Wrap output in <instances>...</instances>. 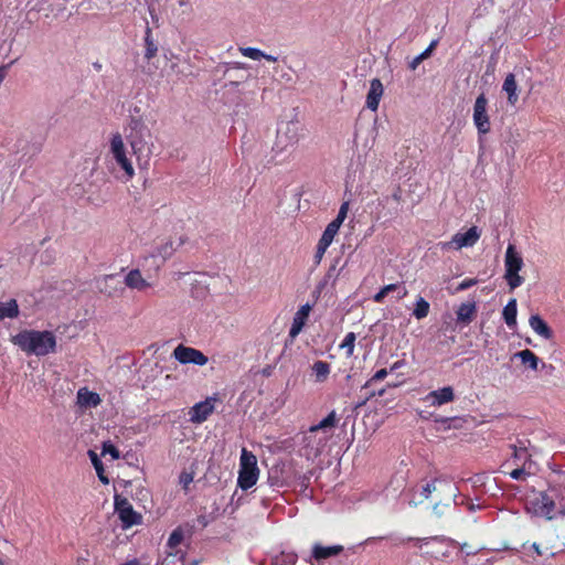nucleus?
Returning <instances> with one entry per match:
<instances>
[{
    "instance_id": "nucleus-20",
    "label": "nucleus",
    "mask_w": 565,
    "mask_h": 565,
    "mask_svg": "<svg viewBox=\"0 0 565 565\" xmlns=\"http://www.w3.org/2000/svg\"><path fill=\"white\" fill-rule=\"evenodd\" d=\"M502 90L507 94L508 103L514 106L519 100V86L514 74L510 73L505 76Z\"/></svg>"
},
{
    "instance_id": "nucleus-49",
    "label": "nucleus",
    "mask_w": 565,
    "mask_h": 565,
    "mask_svg": "<svg viewBox=\"0 0 565 565\" xmlns=\"http://www.w3.org/2000/svg\"><path fill=\"white\" fill-rule=\"evenodd\" d=\"M406 295H407V290L405 288L398 287V298L402 299V298L406 297Z\"/></svg>"
},
{
    "instance_id": "nucleus-1",
    "label": "nucleus",
    "mask_w": 565,
    "mask_h": 565,
    "mask_svg": "<svg viewBox=\"0 0 565 565\" xmlns=\"http://www.w3.org/2000/svg\"><path fill=\"white\" fill-rule=\"evenodd\" d=\"M125 143L124 137L115 132L109 138L108 158L114 172L128 182L136 175V170L147 171L154 150L151 128L148 120L134 118L128 127Z\"/></svg>"
},
{
    "instance_id": "nucleus-31",
    "label": "nucleus",
    "mask_w": 565,
    "mask_h": 565,
    "mask_svg": "<svg viewBox=\"0 0 565 565\" xmlns=\"http://www.w3.org/2000/svg\"><path fill=\"white\" fill-rule=\"evenodd\" d=\"M183 540V533L180 530H174L168 540V547L171 550V552L168 553V556L166 558L167 562H169L170 557L175 556L177 552L174 553L173 550L180 545V543Z\"/></svg>"
},
{
    "instance_id": "nucleus-6",
    "label": "nucleus",
    "mask_w": 565,
    "mask_h": 565,
    "mask_svg": "<svg viewBox=\"0 0 565 565\" xmlns=\"http://www.w3.org/2000/svg\"><path fill=\"white\" fill-rule=\"evenodd\" d=\"M524 266L521 254L515 246L510 244L504 255V279L511 290L520 287L524 282V278L520 275Z\"/></svg>"
},
{
    "instance_id": "nucleus-42",
    "label": "nucleus",
    "mask_w": 565,
    "mask_h": 565,
    "mask_svg": "<svg viewBox=\"0 0 565 565\" xmlns=\"http://www.w3.org/2000/svg\"><path fill=\"white\" fill-rule=\"evenodd\" d=\"M390 371H387L386 369H381L379 370L374 375L373 377L371 379L370 382H374V381H382L384 380L387 374H388Z\"/></svg>"
},
{
    "instance_id": "nucleus-25",
    "label": "nucleus",
    "mask_w": 565,
    "mask_h": 565,
    "mask_svg": "<svg viewBox=\"0 0 565 565\" xmlns=\"http://www.w3.org/2000/svg\"><path fill=\"white\" fill-rule=\"evenodd\" d=\"M312 376L316 383H324L330 375V365L323 361H316L312 364Z\"/></svg>"
},
{
    "instance_id": "nucleus-13",
    "label": "nucleus",
    "mask_w": 565,
    "mask_h": 565,
    "mask_svg": "<svg viewBox=\"0 0 565 565\" xmlns=\"http://www.w3.org/2000/svg\"><path fill=\"white\" fill-rule=\"evenodd\" d=\"M125 285L137 291H146L153 286L152 282L148 281L139 269L129 270L124 279Z\"/></svg>"
},
{
    "instance_id": "nucleus-7",
    "label": "nucleus",
    "mask_w": 565,
    "mask_h": 565,
    "mask_svg": "<svg viewBox=\"0 0 565 565\" xmlns=\"http://www.w3.org/2000/svg\"><path fill=\"white\" fill-rule=\"evenodd\" d=\"M337 423V414L332 411L326 418L310 427L306 437L308 444L317 441V451H320V449H322L331 438L332 434L330 430L335 427Z\"/></svg>"
},
{
    "instance_id": "nucleus-17",
    "label": "nucleus",
    "mask_w": 565,
    "mask_h": 565,
    "mask_svg": "<svg viewBox=\"0 0 565 565\" xmlns=\"http://www.w3.org/2000/svg\"><path fill=\"white\" fill-rule=\"evenodd\" d=\"M559 480L551 486L548 491L554 493L559 515H565V472L558 476Z\"/></svg>"
},
{
    "instance_id": "nucleus-3",
    "label": "nucleus",
    "mask_w": 565,
    "mask_h": 565,
    "mask_svg": "<svg viewBox=\"0 0 565 565\" xmlns=\"http://www.w3.org/2000/svg\"><path fill=\"white\" fill-rule=\"evenodd\" d=\"M301 130L298 119H281L277 125L276 138L271 147L273 158L279 162L287 160L300 139Z\"/></svg>"
},
{
    "instance_id": "nucleus-24",
    "label": "nucleus",
    "mask_w": 565,
    "mask_h": 565,
    "mask_svg": "<svg viewBox=\"0 0 565 565\" xmlns=\"http://www.w3.org/2000/svg\"><path fill=\"white\" fill-rule=\"evenodd\" d=\"M20 313L17 300L0 301V321L3 319H15Z\"/></svg>"
},
{
    "instance_id": "nucleus-34",
    "label": "nucleus",
    "mask_w": 565,
    "mask_h": 565,
    "mask_svg": "<svg viewBox=\"0 0 565 565\" xmlns=\"http://www.w3.org/2000/svg\"><path fill=\"white\" fill-rule=\"evenodd\" d=\"M355 340H356L355 333L349 332V333H347V335L344 337L343 341L340 344V349L344 350L345 355L348 358L353 355L354 348H355Z\"/></svg>"
},
{
    "instance_id": "nucleus-9",
    "label": "nucleus",
    "mask_w": 565,
    "mask_h": 565,
    "mask_svg": "<svg viewBox=\"0 0 565 565\" xmlns=\"http://www.w3.org/2000/svg\"><path fill=\"white\" fill-rule=\"evenodd\" d=\"M480 231L477 226H472L465 232L456 233L449 242L441 244L443 249H461L472 247L480 238Z\"/></svg>"
},
{
    "instance_id": "nucleus-10",
    "label": "nucleus",
    "mask_w": 565,
    "mask_h": 565,
    "mask_svg": "<svg viewBox=\"0 0 565 565\" xmlns=\"http://www.w3.org/2000/svg\"><path fill=\"white\" fill-rule=\"evenodd\" d=\"M172 356L181 364L203 366L209 362L207 356L203 352L184 344L177 345L172 352Z\"/></svg>"
},
{
    "instance_id": "nucleus-36",
    "label": "nucleus",
    "mask_w": 565,
    "mask_h": 565,
    "mask_svg": "<svg viewBox=\"0 0 565 565\" xmlns=\"http://www.w3.org/2000/svg\"><path fill=\"white\" fill-rule=\"evenodd\" d=\"M106 455H109L113 460H117L120 457L119 450L110 441L103 443L102 456Z\"/></svg>"
},
{
    "instance_id": "nucleus-11",
    "label": "nucleus",
    "mask_w": 565,
    "mask_h": 565,
    "mask_svg": "<svg viewBox=\"0 0 565 565\" xmlns=\"http://www.w3.org/2000/svg\"><path fill=\"white\" fill-rule=\"evenodd\" d=\"M488 100L483 94L479 95L473 106V124L480 135L490 131V119L487 114Z\"/></svg>"
},
{
    "instance_id": "nucleus-40",
    "label": "nucleus",
    "mask_w": 565,
    "mask_h": 565,
    "mask_svg": "<svg viewBox=\"0 0 565 565\" xmlns=\"http://www.w3.org/2000/svg\"><path fill=\"white\" fill-rule=\"evenodd\" d=\"M194 479V475L191 471H183L179 477V482L184 490L189 488Z\"/></svg>"
},
{
    "instance_id": "nucleus-38",
    "label": "nucleus",
    "mask_w": 565,
    "mask_h": 565,
    "mask_svg": "<svg viewBox=\"0 0 565 565\" xmlns=\"http://www.w3.org/2000/svg\"><path fill=\"white\" fill-rule=\"evenodd\" d=\"M348 211H349V203L348 202L342 203V205L340 206V210L338 212V215L332 221V223L338 225L339 227H341L342 223L347 218Z\"/></svg>"
},
{
    "instance_id": "nucleus-23",
    "label": "nucleus",
    "mask_w": 565,
    "mask_h": 565,
    "mask_svg": "<svg viewBox=\"0 0 565 565\" xmlns=\"http://www.w3.org/2000/svg\"><path fill=\"white\" fill-rule=\"evenodd\" d=\"M457 320L463 324H469L476 315L475 302H463L457 309Z\"/></svg>"
},
{
    "instance_id": "nucleus-12",
    "label": "nucleus",
    "mask_w": 565,
    "mask_h": 565,
    "mask_svg": "<svg viewBox=\"0 0 565 565\" xmlns=\"http://www.w3.org/2000/svg\"><path fill=\"white\" fill-rule=\"evenodd\" d=\"M213 398H206L203 402L196 403L191 407L189 415L190 420L194 424H201L207 419V417L214 412Z\"/></svg>"
},
{
    "instance_id": "nucleus-26",
    "label": "nucleus",
    "mask_w": 565,
    "mask_h": 565,
    "mask_svg": "<svg viewBox=\"0 0 565 565\" xmlns=\"http://www.w3.org/2000/svg\"><path fill=\"white\" fill-rule=\"evenodd\" d=\"M341 551L342 546L340 545L324 547L319 544H316L312 548V555L316 559H323L338 555Z\"/></svg>"
},
{
    "instance_id": "nucleus-21",
    "label": "nucleus",
    "mask_w": 565,
    "mask_h": 565,
    "mask_svg": "<svg viewBox=\"0 0 565 565\" xmlns=\"http://www.w3.org/2000/svg\"><path fill=\"white\" fill-rule=\"evenodd\" d=\"M518 316V303L516 299H510L509 302L505 305L502 311V317L509 329L515 330L518 326L516 321Z\"/></svg>"
},
{
    "instance_id": "nucleus-2",
    "label": "nucleus",
    "mask_w": 565,
    "mask_h": 565,
    "mask_svg": "<svg viewBox=\"0 0 565 565\" xmlns=\"http://www.w3.org/2000/svg\"><path fill=\"white\" fill-rule=\"evenodd\" d=\"M12 344L28 355L45 356L56 352L57 340L49 330L25 329L10 338Z\"/></svg>"
},
{
    "instance_id": "nucleus-44",
    "label": "nucleus",
    "mask_w": 565,
    "mask_h": 565,
    "mask_svg": "<svg viewBox=\"0 0 565 565\" xmlns=\"http://www.w3.org/2000/svg\"><path fill=\"white\" fill-rule=\"evenodd\" d=\"M404 364H405V363H404V361H403V360H399V361L394 362V363L391 365V367H390V372H394V371H396V370H398V369L403 367V366H404Z\"/></svg>"
},
{
    "instance_id": "nucleus-32",
    "label": "nucleus",
    "mask_w": 565,
    "mask_h": 565,
    "mask_svg": "<svg viewBox=\"0 0 565 565\" xmlns=\"http://www.w3.org/2000/svg\"><path fill=\"white\" fill-rule=\"evenodd\" d=\"M296 563H297V555L294 553H286V552L279 553L271 561V565H296Z\"/></svg>"
},
{
    "instance_id": "nucleus-47",
    "label": "nucleus",
    "mask_w": 565,
    "mask_h": 565,
    "mask_svg": "<svg viewBox=\"0 0 565 565\" xmlns=\"http://www.w3.org/2000/svg\"><path fill=\"white\" fill-rule=\"evenodd\" d=\"M6 75H7L6 67L0 66V85H1V84H2V82L4 81Z\"/></svg>"
},
{
    "instance_id": "nucleus-14",
    "label": "nucleus",
    "mask_w": 565,
    "mask_h": 565,
    "mask_svg": "<svg viewBox=\"0 0 565 565\" xmlns=\"http://www.w3.org/2000/svg\"><path fill=\"white\" fill-rule=\"evenodd\" d=\"M454 398L455 394L452 387L445 386L443 388L428 393L425 397V401L429 403L430 406L437 407L452 402Z\"/></svg>"
},
{
    "instance_id": "nucleus-15",
    "label": "nucleus",
    "mask_w": 565,
    "mask_h": 565,
    "mask_svg": "<svg viewBox=\"0 0 565 565\" xmlns=\"http://www.w3.org/2000/svg\"><path fill=\"white\" fill-rule=\"evenodd\" d=\"M383 85L379 78H373L370 83V89L366 95V107L372 111H376L383 96Z\"/></svg>"
},
{
    "instance_id": "nucleus-28",
    "label": "nucleus",
    "mask_w": 565,
    "mask_h": 565,
    "mask_svg": "<svg viewBox=\"0 0 565 565\" xmlns=\"http://www.w3.org/2000/svg\"><path fill=\"white\" fill-rule=\"evenodd\" d=\"M514 457L518 459V458H522L524 457L525 458V461L523 462L522 467L521 468H516L514 470H512L510 472V477L512 479H515V480H520V479H524L525 476L529 475V472H526V462L529 461L527 460V454H526V450L525 449H521V450H515L514 452Z\"/></svg>"
},
{
    "instance_id": "nucleus-43",
    "label": "nucleus",
    "mask_w": 565,
    "mask_h": 565,
    "mask_svg": "<svg viewBox=\"0 0 565 565\" xmlns=\"http://www.w3.org/2000/svg\"><path fill=\"white\" fill-rule=\"evenodd\" d=\"M476 284V280L475 279H465L463 281H461L458 286V290H465V289H468L470 288L471 286H473Z\"/></svg>"
},
{
    "instance_id": "nucleus-37",
    "label": "nucleus",
    "mask_w": 565,
    "mask_h": 565,
    "mask_svg": "<svg viewBox=\"0 0 565 565\" xmlns=\"http://www.w3.org/2000/svg\"><path fill=\"white\" fill-rule=\"evenodd\" d=\"M397 289L398 285L396 284L386 285L376 295H374L373 299L375 302H382L388 292Z\"/></svg>"
},
{
    "instance_id": "nucleus-39",
    "label": "nucleus",
    "mask_w": 565,
    "mask_h": 565,
    "mask_svg": "<svg viewBox=\"0 0 565 565\" xmlns=\"http://www.w3.org/2000/svg\"><path fill=\"white\" fill-rule=\"evenodd\" d=\"M430 55H429V50H425L424 52H422L419 55L415 56L411 62H409V68L412 71H415L418 65L426 58H428Z\"/></svg>"
},
{
    "instance_id": "nucleus-8",
    "label": "nucleus",
    "mask_w": 565,
    "mask_h": 565,
    "mask_svg": "<svg viewBox=\"0 0 565 565\" xmlns=\"http://www.w3.org/2000/svg\"><path fill=\"white\" fill-rule=\"evenodd\" d=\"M114 505L124 530L142 523V515L135 511L132 504L126 498L116 494Z\"/></svg>"
},
{
    "instance_id": "nucleus-30",
    "label": "nucleus",
    "mask_w": 565,
    "mask_h": 565,
    "mask_svg": "<svg viewBox=\"0 0 565 565\" xmlns=\"http://www.w3.org/2000/svg\"><path fill=\"white\" fill-rule=\"evenodd\" d=\"M429 308V302L425 300L423 297H418L415 303L413 315L417 320H422L428 316Z\"/></svg>"
},
{
    "instance_id": "nucleus-51",
    "label": "nucleus",
    "mask_w": 565,
    "mask_h": 565,
    "mask_svg": "<svg viewBox=\"0 0 565 565\" xmlns=\"http://www.w3.org/2000/svg\"><path fill=\"white\" fill-rule=\"evenodd\" d=\"M437 42L436 41H433L429 46L426 49V50H429V55H431L435 46H436Z\"/></svg>"
},
{
    "instance_id": "nucleus-4",
    "label": "nucleus",
    "mask_w": 565,
    "mask_h": 565,
    "mask_svg": "<svg viewBox=\"0 0 565 565\" xmlns=\"http://www.w3.org/2000/svg\"><path fill=\"white\" fill-rule=\"evenodd\" d=\"M259 473L256 456L243 448L239 457L237 486L242 490H248L257 483Z\"/></svg>"
},
{
    "instance_id": "nucleus-50",
    "label": "nucleus",
    "mask_w": 565,
    "mask_h": 565,
    "mask_svg": "<svg viewBox=\"0 0 565 565\" xmlns=\"http://www.w3.org/2000/svg\"><path fill=\"white\" fill-rule=\"evenodd\" d=\"M172 250H173V248H172V246H171V245H170V246L166 245V246H164L163 255H164V256H169V255H171Z\"/></svg>"
},
{
    "instance_id": "nucleus-16",
    "label": "nucleus",
    "mask_w": 565,
    "mask_h": 565,
    "mask_svg": "<svg viewBox=\"0 0 565 565\" xmlns=\"http://www.w3.org/2000/svg\"><path fill=\"white\" fill-rule=\"evenodd\" d=\"M311 311V306L309 303H306L301 306L297 312L294 316L292 323L289 330V335L291 338H296L302 330L303 326L306 324V321L309 317V313Z\"/></svg>"
},
{
    "instance_id": "nucleus-52",
    "label": "nucleus",
    "mask_w": 565,
    "mask_h": 565,
    "mask_svg": "<svg viewBox=\"0 0 565 565\" xmlns=\"http://www.w3.org/2000/svg\"><path fill=\"white\" fill-rule=\"evenodd\" d=\"M152 55V51H149V53H147V57H150Z\"/></svg>"
},
{
    "instance_id": "nucleus-41",
    "label": "nucleus",
    "mask_w": 565,
    "mask_h": 565,
    "mask_svg": "<svg viewBox=\"0 0 565 565\" xmlns=\"http://www.w3.org/2000/svg\"><path fill=\"white\" fill-rule=\"evenodd\" d=\"M329 245H323V243H320L318 242V245H317V252H316V260L318 263H320V260L322 259L324 253L327 252Z\"/></svg>"
},
{
    "instance_id": "nucleus-35",
    "label": "nucleus",
    "mask_w": 565,
    "mask_h": 565,
    "mask_svg": "<svg viewBox=\"0 0 565 565\" xmlns=\"http://www.w3.org/2000/svg\"><path fill=\"white\" fill-rule=\"evenodd\" d=\"M435 490H437V487H436V482H435V481L426 483V484L423 487L422 491H420V498H422V499H420L419 501L412 500V501L409 502V504H411V505L416 507V505H417V504H419L423 500H427V499H429V498H430V494H431Z\"/></svg>"
},
{
    "instance_id": "nucleus-46",
    "label": "nucleus",
    "mask_w": 565,
    "mask_h": 565,
    "mask_svg": "<svg viewBox=\"0 0 565 565\" xmlns=\"http://www.w3.org/2000/svg\"><path fill=\"white\" fill-rule=\"evenodd\" d=\"M532 548L534 550L536 555H539V556L544 555V552L542 551V548H541V546L539 544L533 543L532 544Z\"/></svg>"
},
{
    "instance_id": "nucleus-22",
    "label": "nucleus",
    "mask_w": 565,
    "mask_h": 565,
    "mask_svg": "<svg viewBox=\"0 0 565 565\" xmlns=\"http://www.w3.org/2000/svg\"><path fill=\"white\" fill-rule=\"evenodd\" d=\"M513 359H519L525 367L532 371L539 369L540 359L529 349L514 353Z\"/></svg>"
},
{
    "instance_id": "nucleus-29",
    "label": "nucleus",
    "mask_w": 565,
    "mask_h": 565,
    "mask_svg": "<svg viewBox=\"0 0 565 565\" xmlns=\"http://www.w3.org/2000/svg\"><path fill=\"white\" fill-rule=\"evenodd\" d=\"M88 456H89V459L92 461V465L94 466V468L96 470V473H97L99 480L104 484H108L109 483V479L105 476L104 466H103V462L100 461L98 455L95 451L89 450L88 451Z\"/></svg>"
},
{
    "instance_id": "nucleus-18",
    "label": "nucleus",
    "mask_w": 565,
    "mask_h": 565,
    "mask_svg": "<svg viewBox=\"0 0 565 565\" xmlns=\"http://www.w3.org/2000/svg\"><path fill=\"white\" fill-rule=\"evenodd\" d=\"M76 398H77V404L84 408H94V407H97L102 403L100 396L97 393L92 392L86 387L79 388L77 391Z\"/></svg>"
},
{
    "instance_id": "nucleus-48",
    "label": "nucleus",
    "mask_w": 565,
    "mask_h": 565,
    "mask_svg": "<svg viewBox=\"0 0 565 565\" xmlns=\"http://www.w3.org/2000/svg\"><path fill=\"white\" fill-rule=\"evenodd\" d=\"M460 547H461V550L466 551L467 554H469V555L477 553L476 551L470 550L467 543L462 544Z\"/></svg>"
},
{
    "instance_id": "nucleus-27",
    "label": "nucleus",
    "mask_w": 565,
    "mask_h": 565,
    "mask_svg": "<svg viewBox=\"0 0 565 565\" xmlns=\"http://www.w3.org/2000/svg\"><path fill=\"white\" fill-rule=\"evenodd\" d=\"M239 52L243 56L248 57L254 61H259L260 58H265L268 62H277V60H278L276 56L266 54L256 47H239Z\"/></svg>"
},
{
    "instance_id": "nucleus-45",
    "label": "nucleus",
    "mask_w": 565,
    "mask_h": 565,
    "mask_svg": "<svg viewBox=\"0 0 565 565\" xmlns=\"http://www.w3.org/2000/svg\"><path fill=\"white\" fill-rule=\"evenodd\" d=\"M440 484L445 486L446 488H448L449 492L451 493L452 497H456V491L457 489L451 484V483H448V482H440Z\"/></svg>"
},
{
    "instance_id": "nucleus-5",
    "label": "nucleus",
    "mask_w": 565,
    "mask_h": 565,
    "mask_svg": "<svg viewBox=\"0 0 565 565\" xmlns=\"http://www.w3.org/2000/svg\"><path fill=\"white\" fill-rule=\"evenodd\" d=\"M554 493L534 492L526 502V511L535 516L553 520L559 515Z\"/></svg>"
},
{
    "instance_id": "nucleus-19",
    "label": "nucleus",
    "mask_w": 565,
    "mask_h": 565,
    "mask_svg": "<svg viewBox=\"0 0 565 565\" xmlns=\"http://www.w3.org/2000/svg\"><path fill=\"white\" fill-rule=\"evenodd\" d=\"M529 324L531 329L542 339L551 340L553 338V331L550 326L539 315H532L529 318Z\"/></svg>"
},
{
    "instance_id": "nucleus-33",
    "label": "nucleus",
    "mask_w": 565,
    "mask_h": 565,
    "mask_svg": "<svg viewBox=\"0 0 565 565\" xmlns=\"http://www.w3.org/2000/svg\"><path fill=\"white\" fill-rule=\"evenodd\" d=\"M340 227L332 222L328 224L324 232L322 233L321 238L319 239L320 243H323V245H331L333 242L334 236L338 234Z\"/></svg>"
}]
</instances>
